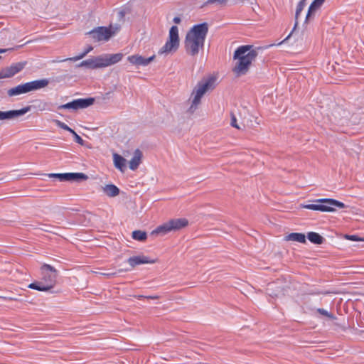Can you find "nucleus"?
Returning <instances> with one entry per match:
<instances>
[{"label": "nucleus", "instance_id": "nucleus-46", "mask_svg": "<svg viewBox=\"0 0 364 364\" xmlns=\"http://www.w3.org/2000/svg\"><path fill=\"white\" fill-rule=\"evenodd\" d=\"M43 226H44L45 228H41L40 229H41V230H43V231L50 232V230H49L48 229H47V227H48V225H43Z\"/></svg>", "mask_w": 364, "mask_h": 364}, {"label": "nucleus", "instance_id": "nucleus-48", "mask_svg": "<svg viewBox=\"0 0 364 364\" xmlns=\"http://www.w3.org/2000/svg\"><path fill=\"white\" fill-rule=\"evenodd\" d=\"M7 50L6 49H1L0 48V53H4Z\"/></svg>", "mask_w": 364, "mask_h": 364}, {"label": "nucleus", "instance_id": "nucleus-7", "mask_svg": "<svg viewBox=\"0 0 364 364\" xmlns=\"http://www.w3.org/2000/svg\"><path fill=\"white\" fill-rule=\"evenodd\" d=\"M208 33V24L206 22L194 25L187 33L186 36L192 38L205 43V38Z\"/></svg>", "mask_w": 364, "mask_h": 364}, {"label": "nucleus", "instance_id": "nucleus-23", "mask_svg": "<svg viewBox=\"0 0 364 364\" xmlns=\"http://www.w3.org/2000/svg\"><path fill=\"white\" fill-rule=\"evenodd\" d=\"M87 178L88 176L83 173H67V181L80 182Z\"/></svg>", "mask_w": 364, "mask_h": 364}, {"label": "nucleus", "instance_id": "nucleus-10", "mask_svg": "<svg viewBox=\"0 0 364 364\" xmlns=\"http://www.w3.org/2000/svg\"><path fill=\"white\" fill-rule=\"evenodd\" d=\"M95 102V98L88 97V98H80L74 100L69 102L70 106V109L77 110L79 109L87 108L89 106L93 105Z\"/></svg>", "mask_w": 364, "mask_h": 364}, {"label": "nucleus", "instance_id": "nucleus-27", "mask_svg": "<svg viewBox=\"0 0 364 364\" xmlns=\"http://www.w3.org/2000/svg\"><path fill=\"white\" fill-rule=\"evenodd\" d=\"M26 61L18 62L12 63L10 66H8L14 76L18 73L21 72L26 65Z\"/></svg>", "mask_w": 364, "mask_h": 364}, {"label": "nucleus", "instance_id": "nucleus-22", "mask_svg": "<svg viewBox=\"0 0 364 364\" xmlns=\"http://www.w3.org/2000/svg\"><path fill=\"white\" fill-rule=\"evenodd\" d=\"M103 192L109 197H115L119 194V189L114 184H108L102 187Z\"/></svg>", "mask_w": 364, "mask_h": 364}, {"label": "nucleus", "instance_id": "nucleus-31", "mask_svg": "<svg viewBox=\"0 0 364 364\" xmlns=\"http://www.w3.org/2000/svg\"><path fill=\"white\" fill-rule=\"evenodd\" d=\"M34 104L31 106L34 109L39 111L49 110L48 104L41 100H36L33 101Z\"/></svg>", "mask_w": 364, "mask_h": 364}, {"label": "nucleus", "instance_id": "nucleus-33", "mask_svg": "<svg viewBox=\"0 0 364 364\" xmlns=\"http://www.w3.org/2000/svg\"><path fill=\"white\" fill-rule=\"evenodd\" d=\"M93 49V47L92 46H89L81 54H80L77 56L70 58L68 60L71 61H77L78 60H80L83 58L87 53H89L90 51H92Z\"/></svg>", "mask_w": 364, "mask_h": 364}, {"label": "nucleus", "instance_id": "nucleus-26", "mask_svg": "<svg viewBox=\"0 0 364 364\" xmlns=\"http://www.w3.org/2000/svg\"><path fill=\"white\" fill-rule=\"evenodd\" d=\"M28 287L30 289H32L40 291H48L50 290L49 287H47L45 284V282H42V281H38V282H34L33 283H31L28 286Z\"/></svg>", "mask_w": 364, "mask_h": 364}, {"label": "nucleus", "instance_id": "nucleus-44", "mask_svg": "<svg viewBox=\"0 0 364 364\" xmlns=\"http://www.w3.org/2000/svg\"><path fill=\"white\" fill-rule=\"evenodd\" d=\"M104 275L108 277H112L117 274L116 272H110V273H104Z\"/></svg>", "mask_w": 364, "mask_h": 364}, {"label": "nucleus", "instance_id": "nucleus-30", "mask_svg": "<svg viewBox=\"0 0 364 364\" xmlns=\"http://www.w3.org/2000/svg\"><path fill=\"white\" fill-rule=\"evenodd\" d=\"M132 237L135 240L144 242L147 238V234L145 231L138 230L132 232Z\"/></svg>", "mask_w": 364, "mask_h": 364}, {"label": "nucleus", "instance_id": "nucleus-29", "mask_svg": "<svg viewBox=\"0 0 364 364\" xmlns=\"http://www.w3.org/2000/svg\"><path fill=\"white\" fill-rule=\"evenodd\" d=\"M106 56L108 66H109L119 62L123 58V54L121 53L106 54Z\"/></svg>", "mask_w": 364, "mask_h": 364}, {"label": "nucleus", "instance_id": "nucleus-21", "mask_svg": "<svg viewBox=\"0 0 364 364\" xmlns=\"http://www.w3.org/2000/svg\"><path fill=\"white\" fill-rule=\"evenodd\" d=\"M287 241H295L305 244L306 242V235L304 233L292 232L285 237Z\"/></svg>", "mask_w": 364, "mask_h": 364}, {"label": "nucleus", "instance_id": "nucleus-49", "mask_svg": "<svg viewBox=\"0 0 364 364\" xmlns=\"http://www.w3.org/2000/svg\"><path fill=\"white\" fill-rule=\"evenodd\" d=\"M9 300H11V301H16L17 299H15V298H13V297H9L8 298Z\"/></svg>", "mask_w": 364, "mask_h": 364}, {"label": "nucleus", "instance_id": "nucleus-6", "mask_svg": "<svg viewBox=\"0 0 364 364\" xmlns=\"http://www.w3.org/2000/svg\"><path fill=\"white\" fill-rule=\"evenodd\" d=\"M113 34L114 32L110 28L105 26H99L86 33V35H89L95 42L102 41H107L113 36Z\"/></svg>", "mask_w": 364, "mask_h": 364}, {"label": "nucleus", "instance_id": "nucleus-1", "mask_svg": "<svg viewBox=\"0 0 364 364\" xmlns=\"http://www.w3.org/2000/svg\"><path fill=\"white\" fill-rule=\"evenodd\" d=\"M252 47L250 45L241 46L234 52L233 58L237 59V62L232 70L238 75L247 73L252 61L258 55L256 50L251 49Z\"/></svg>", "mask_w": 364, "mask_h": 364}, {"label": "nucleus", "instance_id": "nucleus-34", "mask_svg": "<svg viewBox=\"0 0 364 364\" xmlns=\"http://www.w3.org/2000/svg\"><path fill=\"white\" fill-rule=\"evenodd\" d=\"M228 0H207L204 4H203L202 7L208 6V5H225Z\"/></svg>", "mask_w": 364, "mask_h": 364}, {"label": "nucleus", "instance_id": "nucleus-18", "mask_svg": "<svg viewBox=\"0 0 364 364\" xmlns=\"http://www.w3.org/2000/svg\"><path fill=\"white\" fill-rule=\"evenodd\" d=\"M30 92L29 88L28 86L27 82L18 85L13 88H11L8 90L7 93L8 95L11 96H16L21 94H26Z\"/></svg>", "mask_w": 364, "mask_h": 364}, {"label": "nucleus", "instance_id": "nucleus-37", "mask_svg": "<svg viewBox=\"0 0 364 364\" xmlns=\"http://www.w3.org/2000/svg\"><path fill=\"white\" fill-rule=\"evenodd\" d=\"M317 312L319 313L320 314L323 315V316H325L328 318H329L331 320H334L336 319V316L332 314L331 313H329L326 310H325L324 309H322V308H318L316 309Z\"/></svg>", "mask_w": 364, "mask_h": 364}, {"label": "nucleus", "instance_id": "nucleus-3", "mask_svg": "<svg viewBox=\"0 0 364 364\" xmlns=\"http://www.w3.org/2000/svg\"><path fill=\"white\" fill-rule=\"evenodd\" d=\"M215 78L210 77L205 80L199 82L196 87L194 88L192 95L194 97L192 100L191 105L189 108L190 112H193L197 108L198 105L200 103V100L203 95L210 89L213 88Z\"/></svg>", "mask_w": 364, "mask_h": 364}, {"label": "nucleus", "instance_id": "nucleus-36", "mask_svg": "<svg viewBox=\"0 0 364 364\" xmlns=\"http://www.w3.org/2000/svg\"><path fill=\"white\" fill-rule=\"evenodd\" d=\"M13 76H14V75L12 74V73L11 72V70L9 69L8 67L2 68L0 70V79L9 78Z\"/></svg>", "mask_w": 364, "mask_h": 364}, {"label": "nucleus", "instance_id": "nucleus-25", "mask_svg": "<svg viewBox=\"0 0 364 364\" xmlns=\"http://www.w3.org/2000/svg\"><path fill=\"white\" fill-rule=\"evenodd\" d=\"M113 159L115 167L121 171H124L126 167V159L118 154H114Z\"/></svg>", "mask_w": 364, "mask_h": 364}, {"label": "nucleus", "instance_id": "nucleus-20", "mask_svg": "<svg viewBox=\"0 0 364 364\" xmlns=\"http://www.w3.org/2000/svg\"><path fill=\"white\" fill-rule=\"evenodd\" d=\"M170 232H171V229L168 221H167L166 223H163L162 225L158 226L155 230L151 231V235H165Z\"/></svg>", "mask_w": 364, "mask_h": 364}, {"label": "nucleus", "instance_id": "nucleus-45", "mask_svg": "<svg viewBox=\"0 0 364 364\" xmlns=\"http://www.w3.org/2000/svg\"><path fill=\"white\" fill-rule=\"evenodd\" d=\"M134 296L138 299H141L144 298L146 299V296L144 295H134Z\"/></svg>", "mask_w": 364, "mask_h": 364}, {"label": "nucleus", "instance_id": "nucleus-16", "mask_svg": "<svg viewBox=\"0 0 364 364\" xmlns=\"http://www.w3.org/2000/svg\"><path fill=\"white\" fill-rule=\"evenodd\" d=\"M325 1L324 0H314L309 7L308 12L306 16L305 23H308L314 16L315 12L320 9Z\"/></svg>", "mask_w": 364, "mask_h": 364}, {"label": "nucleus", "instance_id": "nucleus-41", "mask_svg": "<svg viewBox=\"0 0 364 364\" xmlns=\"http://www.w3.org/2000/svg\"><path fill=\"white\" fill-rule=\"evenodd\" d=\"M346 152L350 155L351 156L353 157H355V156H358V154L359 152L357 151H355L354 152H351V151H349L348 149H346Z\"/></svg>", "mask_w": 364, "mask_h": 364}, {"label": "nucleus", "instance_id": "nucleus-12", "mask_svg": "<svg viewBox=\"0 0 364 364\" xmlns=\"http://www.w3.org/2000/svg\"><path fill=\"white\" fill-rule=\"evenodd\" d=\"M305 6H306V0H301L298 3V4L296 6V9L295 23H294V28H293L292 31H291V33L287 36V38L285 39H284L282 42L278 43V45H281L282 43H283L286 41H287L290 38V36L292 35L294 31L296 30V27L298 26V24H299V21L298 20H299V15L301 14V13L302 12V11L304 10Z\"/></svg>", "mask_w": 364, "mask_h": 364}, {"label": "nucleus", "instance_id": "nucleus-42", "mask_svg": "<svg viewBox=\"0 0 364 364\" xmlns=\"http://www.w3.org/2000/svg\"><path fill=\"white\" fill-rule=\"evenodd\" d=\"M173 21V22H174L175 23H176V24L180 23H181V18H180V17H178V16H176V17H174Z\"/></svg>", "mask_w": 364, "mask_h": 364}, {"label": "nucleus", "instance_id": "nucleus-24", "mask_svg": "<svg viewBox=\"0 0 364 364\" xmlns=\"http://www.w3.org/2000/svg\"><path fill=\"white\" fill-rule=\"evenodd\" d=\"M306 237L311 243L315 245H321L325 241V239L321 235L315 232H308Z\"/></svg>", "mask_w": 364, "mask_h": 364}, {"label": "nucleus", "instance_id": "nucleus-40", "mask_svg": "<svg viewBox=\"0 0 364 364\" xmlns=\"http://www.w3.org/2000/svg\"><path fill=\"white\" fill-rule=\"evenodd\" d=\"M58 109H70V106L69 102H68L66 104L61 105L58 106Z\"/></svg>", "mask_w": 364, "mask_h": 364}, {"label": "nucleus", "instance_id": "nucleus-28", "mask_svg": "<svg viewBox=\"0 0 364 364\" xmlns=\"http://www.w3.org/2000/svg\"><path fill=\"white\" fill-rule=\"evenodd\" d=\"M92 58L94 64L96 65V69L108 67L106 54L104 55L93 57Z\"/></svg>", "mask_w": 364, "mask_h": 364}, {"label": "nucleus", "instance_id": "nucleus-47", "mask_svg": "<svg viewBox=\"0 0 364 364\" xmlns=\"http://www.w3.org/2000/svg\"><path fill=\"white\" fill-rule=\"evenodd\" d=\"M43 226H44L45 228H41L40 229H41V230H43V231L50 232V230H49L48 229H47V227H48V225H43Z\"/></svg>", "mask_w": 364, "mask_h": 364}, {"label": "nucleus", "instance_id": "nucleus-2", "mask_svg": "<svg viewBox=\"0 0 364 364\" xmlns=\"http://www.w3.org/2000/svg\"><path fill=\"white\" fill-rule=\"evenodd\" d=\"M315 204H307L303 205L304 208L317 210L321 212H333L336 210L334 207L344 208L346 205L337 200L333 198H320L315 200Z\"/></svg>", "mask_w": 364, "mask_h": 364}, {"label": "nucleus", "instance_id": "nucleus-50", "mask_svg": "<svg viewBox=\"0 0 364 364\" xmlns=\"http://www.w3.org/2000/svg\"><path fill=\"white\" fill-rule=\"evenodd\" d=\"M1 58V57L0 56V58Z\"/></svg>", "mask_w": 364, "mask_h": 364}, {"label": "nucleus", "instance_id": "nucleus-5", "mask_svg": "<svg viewBox=\"0 0 364 364\" xmlns=\"http://www.w3.org/2000/svg\"><path fill=\"white\" fill-rule=\"evenodd\" d=\"M42 282H45V284L51 289L55 284L58 276L57 270L51 265L44 264L41 267Z\"/></svg>", "mask_w": 364, "mask_h": 364}, {"label": "nucleus", "instance_id": "nucleus-43", "mask_svg": "<svg viewBox=\"0 0 364 364\" xmlns=\"http://www.w3.org/2000/svg\"><path fill=\"white\" fill-rule=\"evenodd\" d=\"M159 298V296L154 295V296H146V299H158Z\"/></svg>", "mask_w": 364, "mask_h": 364}, {"label": "nucleus", "instance_id": "nucleus-39", "mask_svg": "<svg viewBox=\"0 0 364 364\" xmlns=\"http://www.w3.org/2000/svg\"><path fill=\"white\" fill-rule=\"evenodd\" d=\"M345 237L349 240L352 241H359L361 240V239L359 238L358 235H346Z\"/></svg>", "mask_w": 364, "mask_h": 364}, {"label": "nucleus", "instance_id": "nucleus-32", "mask_svg": "<svg viewBox=\"0 0 364 364\" xmlns=\"http://www.w3.org/2000/svg\"><path fill=\"white\" fill-rule=\"evenodd\" d=\"M78 66L79 67H86L89 69H96V65L94 64L92 58L82 61Z\"/></svg>", "mask_w": 364, "mask_h": 364}, {"label": "nucleus", "instance_id": "nucleus-11", "mask_svg": "<svg viewBox=\"0 0 364 364\" xmlns=\"http://www.w3.org/2000/svg\"><path fill=\"white\" fill-rule=\"evenodd\" d=\"M155 55L149 58H144L139 55H132L127 57V60L132 65L139 66H146L154 60Z\"/></svg>", "mask_w": 364, "mask_h": 364}, {"label": "nucleus", "instance_id": "nucleus-35", "mask_svg": "<svg viewBox=\"0 0 364 364\" xmlns=\"http://www.w3.org/2000/svg\"><path fill=\"white\" fill-rule=\"evenodd\" d=\"M49 178H57L60 181H67V173H48L46 174Z\"/></svg>", "mask_w": 364, "mask_h": 364}, {"label": "nucleus", "instance_id": "nucleus-14", "mask_svg": "<svg viewBox=\"0 0 364 364\" xmlns=\"http://www.w3.org/2000/svg\"><path fill=\"white\" fill-rule=\"evenodd\" d=\"M55 122L58 127L69 132L70 134H72L74 137V140L76 143L82 146L85 144V141L82 139V137L80 136L73 129L69 127L66 124L57 119L55 120Z\"/></svg>", "mask_w": 364, "mask_h": 364}, {"label": "nucleus", "instance_id": "nucleus-15", "mask_svg": "<svg viewBox=\"0 0 364 364\" xmlns=\"http://www.w3.org/2000/svg\"><path fill=\"white\" fill-rule=\"evenodd\" d=\"M27 84L29 88V92H33L47 87L49 84V80L47 78H43L28 82Z\"/></svg>", "mask_w": 364, "mask_h": 364}, {"label": "nucleus", "instance_id": "nucleus-19", "mask_svg": "<svg viewBox=\"0 0 364 364\" xmlns=\"http://www.w3.org/2000/svg\"><path fill=\"white\" fill-rule=\"evenodd\" d=\"M142 158V152L139 149H136L134 156L129 161V168L134 171L138 168Z\"/></svg>", "mask_w": 364, "mask_h": 364}, {"label": "nucleus", "instance_id": "nucleus-38", "mask_svg": "<svg viewBox=\"0 0 364 364\" xmlns=\"http://www.w3.org/2000/svg\"><path fill=\"white\" fill-rule=\"evenodd\" d=\"M230 124L232 127L236 128V129H240V127L238 126L237 123V119H236V117L235 115L233 114V113H231V122H230Z\"/></svg>", "mask_w": 364, "mask_h": 364}, {"label": "nucleus", "instance_id": "nucleus-4", "mask_svg": "<svg viewBox=\"0 0 364 364\" xmlns=\"http://www.w3.org/2000/svg\"><path fill=\"white\" fill-rule=\"evenodd\" d=\"M179 47L178 28L176 26H172L169 30L168 40L159 50V54L175 52Z\"/></svg>", "mask_w": 364, "mask_h": 364}, {"label": "nucleus", "instance_id": "nucleus-13", "mask_svg": "<svg viewBox=\"0 0 364 364\" xmlns=\"http://www.w3.org/2000/svg\"><path fill=\"white\" fill-rule=\"evenodd\" d=\"M127 262L132 267H135L137 265L143 264H151L154 263V261L150 259L149 257L144 255H138L130 257L127 259Z\"/></svg>", "mask_w": 364, "mask_h": 364}, {"label": "nucleus", "instance_id": "nucleus-9", "mask_svg": "<svg viewBox=\"0 0 364 364\" xmlns=\"http://www.w3.org/2000/svg\"><path fill=\"white\" fill-rule=\"evenodd\" d=\"M31 110V106H26L18 110L0 111V120L11 119L23 115Z\"/></svg>", "mask_w": 364, "mask_h": 364}, {"label": "nucleus", "instance_id": "nucleus-17", "mask_svg": "<svg viewBox=\"0 0 364 364\" xmlns=\"http://www.w3.org/2000/svg\"><path fill=\"white\" fill-rule=\"evenodd\" d=\"M171 231L179 230L188 225L186 218H174L168 220Z\"/></svg>", "mask_w": 364, "mask_h": 364}, {"label": "nucleus", "instance_id": "nucleus-8", "mask_svg": "<svg viewBox=\"0 0 364 364\" xmlns=\"http://www.w3.org/2000/svg\"><path fill=\"white\" fill-rule=\"evenodd\" d=\"M184 44L187 53L193 56L198 53L199 48L204 46V43H201L200 41L192 38L188 36H186Z\"/></svg>", "mask_w": 364, "mask_h": 364}]
</instances>
